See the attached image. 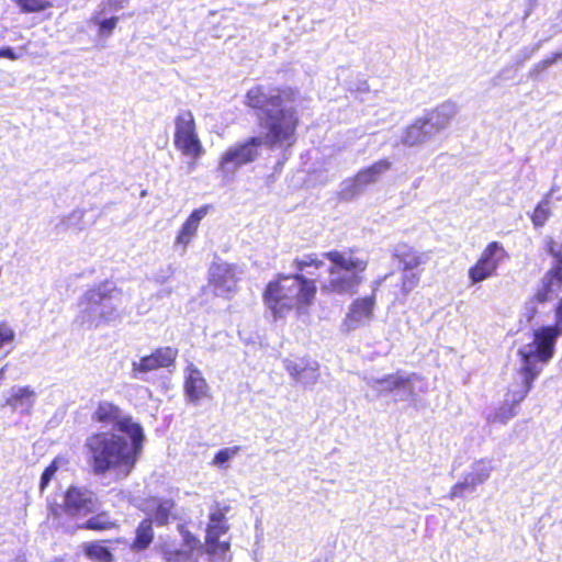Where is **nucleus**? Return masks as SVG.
I'll list each match as a JSON object with an SVG mask.
<instances>
[{
	"mask_svg": "<svg viewBox=\"0 0 562 562\" xmlns=\"http://www.w3.org/2000/svg\"><path fill=\"white\" fill-rule=\"evenodd\" d=\"M175 270L171 265L161 268L154 274L155 282L159 284L166 283L173 274Z\"/></svg>",
	"mask_w": 562,
	"mask_h": 562,
	"instance_id": "37998d69",
	"label": "nucleus"
},
{
	"mask_svg": "<svg viewBox=\"0 0 562 562\" xmlns=\"http://www.w3.org/2000/svg\"><path fill=\"white\" fill-rule=\"evenodd\" d=\"M521 360V367L518 371L520 383L514 385L505 395V401L513 404L515 407L526 398L532 389L533 381L541 373L542 368L538 366L540 360V352L533 345H524L518 350Z\"/></svg>",
	"mask_w": 562,
	"mask_h": 562,
	"instance_id": "6e6552de",
	"label": "nucleus"
},
{
	"mask_svg": "<svg viewBox=\"0 0 562 562\" xmlns=\"http://www.w3.org/2000/svg\"><path fill=\"white\" fill-rule=\"evenodd\" d=\"M178 530L182 536V547L176 548L173 544L165 542L160 546V552L166 562H196L194 551L202 549L201 541L183 525L178 526Z\"/></svg>",
	"mask_w": 562,
	"mask_h": 562,
	"instance_id": "dca6fc26",
	"label": "nucleus"
},
{
	"mask_svg": "<svg viewBox=\"0 0 562 562\" xmlns=\"http://www.w3.org/2000/svg\"><path fill=\"white\" fill-rule=\"evenodd\" d=\"M186 371V395L191 403L198 405L202 398L207 396L209 385L202 372L193 364L188 366Z\"/></svg>",
	"mask_w": 562,
	"mask_h": 562,
	"instance_id": "412c9836",
	"label": "nucleus"
},
{
	"mask_svg": "<svg viewBox=\"0 0 562 562\" xmlns=\"http://www.w3.org/2000/svg\"><path fill=\"white\" fill-rule=\"evenodd\" d=\"M517 415V407L504 400V403L487 416L491 424H506Z\"/></svg>",
	"mask_w": 562,
	"mask_h": 562,
	"instance_id": "7c9ffc66",
	"label": "nucleus"
},
{
	"mask_svg": "<svg viewBox=\"0 0 562 562\" xmlns=\"http://www.w3.org/2000/svg\"><path fill=\"white\" fill-rule=\"evenodd\" d=\"M154 540V529L151 525V518L143 519L136 530L135 538L131 544V550L134 552H140L146 550Z\"/></svg>",
	"mask_w": 562,
	"mask_h": 562,
	"instance_id": "bb28decb",
	"label": "nucleus"
},
{
	"mask_svg": "<svg viewBox=\"0 0 562 562\" xmlns=\"http://www.w3.org/2000/svg\"><path fill=\"white\" fill-rule=\"evenodd\" d=\"M239 451V447H229L221 449L213 459V464L217 467L224 465L231 459H233Z\"/></svg>",
	"mask_w": 562,
	"mask_h": 562,
	"instance_id": "4c0bfd02",
	"label": "nucleus"
},
{
	"mask_svg": "<svg viewBox=\"0 0 562 562\" xmlns=\"http://www.w3.org/2000/svg\"><path fill=\"white\" fill-rule=\"evenodd\" d=\"M36 393L30 386H13L4 405L23 415H29L36 402Z\"/></svg>",
	"mask_w": 562,
	"mask_h": 562,
	"instance_id": "4be33fe9",
	"label": "nucleus"
},
{
	"mask_svg": "<svg viewBox=\"0 0 562 562\" xmlns=\"http://www.w3.org/2000/svg\"><path fill=\"white\" fill-rule=\"evenodd\" d=\"M90 515L89 518H83L81 522H78L77 527L93 531H106L117 527L116 520L108 512L98 510Z\"/></svg>",
	"mask_w": 562,
	"mask_h": 562,
	"instance_id": "a878e982",
	"label": "nucleus"
},
{
	"mask_svg": "<svg viewBox=\"0 0 562 562\" xmlns=\"http://www.w3.org/2000/svg\"><path fill=\"white\" fill-rule=\"evenodd\" d=\"M393 257L403 266V270H415L428 261V256L425 252H418L406 244L396 245Z\"/></svg>",
	"mask_w": 562,
	"mask_h": 562,
	"instance_id": "b1692460",
	"label": "nucleus"
},
{
	"mask_svg": "<svg viewBox=\"0 0 562 562\" xmlns=\"http://www.w3.org/2000/svg\"><path fill=\"white\" fill-rule=\"evenodd\" d=\"M547 251L552 257L550 269L541 278L539 286L531 299L525 304V316L528 321L538 313V304L554 300L562 291V245L550 239Z\"/></svg>",
	"mask_w": 562,
	"mask_h": 562,
	"instance_id": "0eeeda50",
	"label": "nucleus"
},
{
	"mask_svg": "<svg viewBox=\"0 0 562 562\" xmlns=\"http://www.w3.org/2000/svg\"><path fill=\"white\" fill-rule=\"evenodd\" d=\"M374 305V295L355 300L344 321L346 329L351 331L367 325L373 317Z\"/></svg>",
	"mask_w": 562,
	"mask_h": 562,
	"instance_id": "aec40b11",
	"label": "nucleus"
},
{
	"mask_svg": "<svg viewBox=\"0 0 562 562\" xmlns=\"http://www.w3.org/2000/svg\"><path fill=\"white\" fill-rule=\"evenodd\" d=\"M172 293V290L170 288H165L158 291L157 296L160 299L168 297Z\"/></svg>",
	"mask_w": 562,
	"mask_h": 562,
	"instance_id": "09e8293b",
	"label": "nucleus"
},
{
	"mask_svg": "<svg viewBox=\"0 0 562 562\" xmlns=\"http://www.w3.org/2000/svg\"><path fill=\"white\" fill-rule=\"evenodd\" d=\"M144 431H102L87 438L86 448L93 473L103 475L114 471L120 477H127L133 471L143 448Z\"/></svg>",
	"mask_w": 562,
	"mask_h": 562,
	"instance_id": "f03ea898",
	"label": "nucleus"
},
{
	"mask_svg": "<svg viewBox=\"0 0 562 562\" xmlns=\"http://www.w3.org/2000/svg\"><path fill=\"white\" fill-rule=\"evenodd\" d=\"M85 212L82 210H75L68 216L64 217L58 225H56V229L65 231V229H82V220Z\"/></svg>",
	"mask_w": 562,
	"mask_h": 562,
	"instance_id": "473e14b6",
	"label": "nucleus"
},
{
	"mask_svg": "<svg viewBox=\"0 0 562 562\" xmlns=\"http://www.w3.org/2000/svg\"><path fill=\"white\" fill-rule=\"evenodd\" d=\"M57 471L56 462L50 463L42 473L41 481H40V490L43 492L48 484L50 483L53 476L55 475Z\"/></svg>",
	"mask_w": 562,
	"mask_h": 562,
	"instance_id": "a19ab883",
	"label": "nucleus"
},
{
	"mask_svg": "<svg viewBox=\"0 0 562 562\" xmlns=\"http://www.w3.org/2000/svg\"><path fill=\"white\" fill-rule=\"evenodd\" d=\"M121 300L122 292L113 283H101L80 297L76 322L88 329L109 325L120 317Z\"/></svg>",
	"mask_w": 562,
	"mask_h": 562,
	"instance_id": "7ed1b4c3",
	"label": "nucleus"
},
{
	"mask_svg": "<svg viewBox=\"0 0 562 562\" xmlns=\"http://www.w3.org/2000/svg\"><path fill=\"white\" fill-rule=\"evenodd\" d=\"M237 267L227 262L214 263L210 268V283L216 296L228 297L236 291Z\"/></svg>",
	"mask_w": 562,
	"mask_h": 562,
	"instance_id": "f3484780",
	"label": "nucleus"
},
{
	"mask_svg": "<svg viewBox=\"0 0 562 562\" xmlns=\"http://www.w3.org/2000/svg\"><path fill=\"white\" fill-rule=\"evenodd\" d=\"M330 261L328 280L322 286L323 291L338 294L356 292L362 282L361 273L367 269L368 261L356 257L351 251H328L322 255Z\"/></svg>",
	"mask_w": 562,
	"mask_h": 562,
	"instance_id": "39448f33",
	"label": "nucleus"
},
{
	"mask_svg": "<svg viewBox=\"0 0 562 562\" xmlns=\"http://www.w3.org/2000/svg\"><path fill=\"white\" fill-rule=\"evenodd\" d=\"M14 339V329L7 322H0V349L12 345Z\"/></svg>",
	"mask_w": 562,
	"mask_h": 562,
	"instance_id": "58836bf2",
	"label": "nucleus"
},
{
	"mask_svg": "<svg viewBox=\"0 0 562 562\" xmlns=\"http://www.w3.org/2000/svg\"><path fill=\"white\" fill-rule=\"evenodd\" d=\"M493 471L492 462L485 459L479 460L471 465V470L465 473L475 487L483 484Z\"/></svg>",
	"mask_w": 562,
	"mask_h": 562,
	"instance_id": "c85d7f7f",
	"label": "nucleus"
},
{
	"mask_svg": "<svg viewBox=\"0 0 562 562\" xmlns=\"http://www.w3.org/2000/svg\"><path fill=\"white\" fill-rule=\"evenodd\" d=\"M539 48L540 43L533 45L532 47H524L517 55V63H524L528 60Z\"/></svg>",
	"mask_w": 562,
	"mask_h": 562,
	"instance_id": "c03bdc74",
	"label": "nucleus"
},
{
	"mask_svg": "<svg viewBox=\"0 0 562 562\" xmlns=\"http://www.w3.org/2000/svg\"><path fill=\"white\" fill-rule=\"evenodd\" d=\"M97 494L85 487L71 485L64 495V512L76 519H83L100 509Z\"/></svg>",
	"mask_w": 562,
	"mask_h": 562,
	"instance_id": "9b49d317",
	"label": "nucleus"
},
{
	"mask_svg": "<svg viewBox=\"0 0 562 562\" xmlns=\"http://www.w3.org/2000/svg\"><path fill=\"white\" fill-rule=\"evenodd\" d=\"M324 265L323 260L317 257L315 254H306L302 258H297L294 260V266L299 271H303L308 267H315L316 269L321 268Z\"/></svg>",
	"mask_w": 562,
	"mask_h": 562,
	"instance_id": "e433bc0d",
	"label": "nucleus"
},
{
	"mask_svg": "<svg viewBox=\"0 0 562 562\" xmlns=\"http://www.w3.org/2000/svg\"><path fill=\"white\" fill-rule=\"evenodd\" d=\"M175 145L184 155L199 158L203 148L195 133V123L190 111H182L176 117Z\"/></svg>",
	"mask_w": 562,
	"mask_h": 562,
	"instance_id": "f8f14e48",
	"label": "nucleus"
},
{
	"mask_svg": "<svg viewBox=\"0 0 562 562\" xmlns=\"http://www.w3.org/2000/svg\"><path fill=\"white\" fill-rule=\"evenodd\" d=\"M85 554L95 562H113L114 557L112 552L100 542H89L85 544Z\"/></svg>",
	"mask_w": 562,
	"mask_h": 562,
	"instance_id": "c756f323",
	"label": "nucleus"
},
{
	"mask_svg": "<svg viewBox=\"0 0 562 562\" xmlns=\"http://www.w3.org/2000/svg\"><path fill=\"white\" fill-rule=\"evenodd\" d=\"M176 509L177 505L172 499L154 501L146 518H151V525L156 524L157 527L167 526L178 518Z\"/></svg>",
	"mask_w": 562,
	"mask_h": 562,
	"instance_id": "5701e85b",
	"label": "nucleus"
},
{
	"mask_svg": "<svg viewBox=\"0 0 562 562\" xmlns=\"http://www.w3.org/2000/svg\"><path fill=\"white\" fill-rule=\"evenodd\" d=\"M316 293L313 280L302 274L280 276L265 291V302L274 319L282 318L299 304H310Z\"/></svg>",
	"mask_w": 562,
	"mask_h": 562,
	"instance_id": "20e7f679",
	"label": "nucleus"
},
{
	"mask_svg": "<svg viewBox=\"0 0 562 562\" xmlns=\"http://www.w3.org/2000/svg\"><path fill=\"white\" fill-rule=\"evenodd\" d=\"M283 366L291 378L305 387L314 386L319 379V363L310 358L284 359Z\"/></svg>",
	"mask_w": 562,
	"mask_h": 562,
	"instance_id": "a211bd4d",
	"label": "nucleus"
},
{
	"mask_svg": "<svg viewBox=\"0 0 562 562\" xmlns=\"http://www.w3.org/2000/svg\"><path fill=\"white\" fill-rule=\"evenodd\" d=\"M8 368V364H4L1 369H0V384L2 383V381L4 380V375H5V370Z\"/></svg>",
	"mask_w": 562,
	"mask_h": 562,
	"instance_id": "8fccbe9b",
	"label": "nucleus"
},
{
	"mask_svg": "<svg viewBox=\"0 0 562 562\" xmlns=\"http://www.w3.org/2000/svg\"><path fill=\"white\" fill-rule=\"evenodd\" d=\"M23 13L41 12L52 7L49 0H13Z\"/></svg>",
	"mask_w": 562,
	"mask_h": 562,
	"instance_id": "72a5a7b5",
	"label": "nucleus"
},
{
	"mask_svg": "<svg viewBox=\"0 0 562 562\" xmlns=\"http://www.w3.org/2000/svg\"><path fill=\"white\" fill-rule=\"evenodd\" d=\"M94 23L99 25V33L102 36H110L113 30L115 29L119 18L112 16L110 19L105 20H98L97 18L93 19Z\"/></svg>",
	"mask_w": 562,
	"mask_h": 562,
	"instance_id": "ea45409f",
	"label": "nucleus"
},
{
	"mask_svg": "<svg viewBox=\"0 0 562 562\" xmlns=\"http://www.w3.org/2000/svg\"><path fill=\"white\" fill-rule=\"evenodd\" d=\"M476 487L471 483L469 477L464 474L462 480L456 483L449 493L450 498H463L467 494L475 492Z\"/></svg>",
	"mask_w": 562,
	"mask_h": 562,
	"instance_id": "f704fd0d",
	"label": "nucleus"
},
{
	"mask_svg": "<svg viewBox=\"0 0 562 562\" xmlns=\"http://www.w3.org/2000/svg\"><path fill=\"white\" fill-rule=\"evenodd\" d=\"M535 70H536V71H542V70H543V69H542V60H541V61H539V63L535 66Z\"/></svg>",
	"mask_w": 562,
	"mask_h": 562,
	"instance_id": "3c124183",
	"label": "nucleus"
},
{
	"mask_svg": "<svg viewBox=\"0 0 562 562\" xmlns=\"http://www.w3.org/2000/svg\"><path fill=\"white\" fill-rule=\"evenodd\" d=\"M555 318L554 325L542 326L535 330L533 340L528 344L537 347L542 363H547L552 359L557 340L562 335V297L555 307Z\"/></svg>",
	"mask_w": 562,
	"mask_h": 562,
	"instance_id": "ddd939ff",
	"label": "nucleus"
},
{
	"mask_svg": "<svg viewBox=\"0 0 562 562\" xmlns=\"http://www.w3.org/2000/svg\"><path fill=\"white\" fill-rule=\"evenodd\" d=\"M177 355L178 351L175 348H159L151 355L143 357L139 362H133V376L135 379L145 380L142 374L172 366Z\"/></svg>",
	"mask_w": 562,
	"mask_h": 562,
	"instance_id": "6ab92c4d",
	"label": "nucleus"
},
{
	"mask_svg": "<svg viewBox=\"0 0 562 562\" xmlns=\"http://www.w3.org/2000/svg\"><path fill=\"white\" fill-rule=\"evenodd\" d=\"M246 103L257 110L265 136H252L228 147L218 165L224 176L233 175L240 167L257 160L262 145L289 148L296 142L299 119L286 92L258 86L247 92Z\"/></svg>",
	"mask_w": 562,
	"mask_h": 562,
	"instance_id": "f257e3e1",
	"label": "nucleus"
},
{
	"mask_svg": "<svg viewBox=\"0 0 562 562\" xmlns=\"http://www.w3.org/2000/svg\"><path fill=\"white\" fill-rule=\"evenodd\" d=\"M93 418L99 423L111 424L114 432H134L143 430L138 423L133 422L132 417L125 415L117 406L110 402H101Z\"/></svg>",
	"mask_w": 562,
	"mask_h": 562,
	"instance_id": "2eb2a0df",
	"label": "nucleus"
},
{
	"mask_svg": "<svg viewBox=\"0 0 562 562\" xmlns=\"http://www.w3.org/2000/svg\"><path fill=\"white\" fill-rule=\"evenodd\" d=\"M210 209V205H203L190 214L177 236L178 244L187 246L190 243L198 231L201 220L206 216Z\"/></svg>",
	"mask_w": 562,
	"mask_h": 562,
	"instance_id": "393cba45",
	"label": "nucleus"
},
{
	"mask_svg": "<svg viewBox=\"0 0 562 562\" xmlns=\"http://www.w3.org/2000/svg\"><path fill=\"white\" fill-rule=\"evenodd\" d=\"M457 114L454 103H443L424 117L416 119L405 127L397 144L406 147L420 146L431 140L438 133L447 128L450 121Z\"/></svg>",
	"mask_w": 562,
	"mask_h": 562,
	"instance_id": "423d86ee",
	"label": "nucleus"
},
{
	"mask_svg": "<svg viewBox=\"0 0 562 562\" xmlns=\"http://www.w3.org/2000/svg\"><path fill=\"white\" fill-rule=\"evenodd\" d=\"M560 58H562V52H558L552 54L550 57H547L542 60V69H547L554 63H557Z\"/></svg>",
	"mask_w": 562,
	"mask_h": 562,
	"instance_id": "a18cd8bd",
	"label": "nucleus"
},
{
	"mask_svg": "<svg viewBox=\"0 0 562 562\" xmlns=\"http://www.w3.org/2000/svg\"><path fill=\"white\" fill-rule=\"evenodd\" d=\"M551 215L550 211V199L549 195H547L541 202L538 203L536 206L532 215L531 221L535 227H542L548 218Z\"/></svg>",
	"mask_w": 562,
	"mask_h": 562,
	"instance_id": "2f4dec72",
	"label": "nucleus"
},
{
	"mask_svg": "<svg viewBox=\"0 0 562 562\" xmlns=\"http://www.w3.org/2000/svg\"><path fill=\"white\" fill-rule=\"evenodd\" d=\"M0 58H8L10 60L18 59V55L15 54L12 47H2L0 48Z\"/></svg>",
	"mask_w": 562,
	"mask_h": 562,
	"instance_id": "49530a36",
	"label": "nucleus"
},
{
	"mask_svg": "<svg viewBox=\"0 0 562 562\" xmlns=\"http://www.w3.org/2000/svg\"><path fill=\"white\" fill-rule=\"evenodd\" d=\"M505 255V249L498 241L490 243L477 262L469 270L471 282L479 283L493 277Z\"/></svg>",
	"mask_w": 562,
	"mask_h": 562,
	"instance_id": "4468645a",
	"label": "nucleus"
},
{
	"mask_svg": "<svg viewBox=\"0 0 562 562\" xmlns=\"http://www.w3.org/2000/svg\"><path fill=\"white\" fill-rule=\"evenodd\" d=\"M366 382L378 396L392 394L395 402H404L415 398L416 384L422 383L423 380L416 373L396 372L383 379L366 378Z\"/></svg>",
	"mask_w": 562,
	"mask_h": 562,
	"instance_id": "1a4fd4ad",
	"label": "nucleus"
},
{
	"mask_svg": "<svg viewBox=\"0 0 562 562\" xmlns=\"http://www.w3.org/2000/svg\"><path fill=\"white\" fill-rule=\"evenodd\" d=\"M420 276L414 270H404L402 276L401 292L407 296L419 283Z\"/></svg>",
	"mask_w": 562,
	"mask_h": 562,
	"instance_id": "c9c22d12",
	"label": "nucleus"
},
{
	"mask_svg": "<svg viewBox=\"0 0 562 562\" xmlns=\"http://www.w3.org/2000/svg\"><path fill=\"white\" fill-rule=\"evenodd\" d=\"M228 531V525L225 520V513L217 509L210 515V524L206 529V541H217L222 535Z\"/></svg>",
	"mask_w": 562,
	"mask_h": 562,
	"instance_id": "cd10ccee",
	"label": "nucleus"
},
{
	"mask_svg": "<svg viewBox=\"0 0 562 562\" xmlns=\"http://www.w3.org/2000/svg\"><path fill=\"white\" fill-rule=\"evenodd\" d=\"M392 162L381 159L368 168L360 170L353 178L341 183L339 196L344 201H351L362 194L368 186L376 183L382 175L389 171Z\"/></svg>",
	"mask_w": 562,
	"mask_h": 562,
	"instance_id": "9d476101",
	"label": "nucleus"
},
{
	"mask_svg": "<svg viewBox=\"0 0 562 562\" xmlns=\"http://www.w3.org/2000/svg\"><path fill=\"white\" fill-rule=\"evenodd\" d=\"M207 549L206 552L210 554H216V553H225L229 550V543L226 541H206Z\"/></svg>",
	"mask_w": 562,
	"mask_h": 562,
	"instance_id": "79ce46f5",
	"label": "nucleus"
},
{
	"mask_svg": "<svg viewBox=\"0 0 562 562\" xmlns=\"http://www.w3.org/2000/svg\"><path fill=\"white\" fill-rule=\"evenodd\" d=\"M418 183H419V180H416V181L414 182V187H415V188H417V187H418Z\"/></svg>",
	"mask_w": 562,
	"mask_h": 562,
	"instance_id": "603ef678",
	"label": "nucleus"
},
{
	"mask_svg": "<svg viewBox=\"0 0 562 562\" xmlns=\"http://www.w3.org/2000/svg\"><path fill=\"white\" fill-rule=\"evenodd\" d=\"M127 0H109V5L111 8H113L114 10H119V9H122L124 8V3L126 2Z\"/></svg>",
	"mask_w": 562,
	"mask_h": 562,
	"instance_id": "de8ad7c7",
	"label": "nucleus"
}]
</instances>
